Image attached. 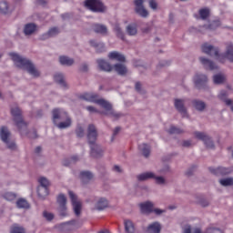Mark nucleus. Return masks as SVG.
Masks as SVG:
<instances>
[{
  "label": "nucleus",
  "instance_id": "nucleus-1",
  "mask_svg": "<svg viewBox=\"0 0 233 233\" xmlns=\"http://www.w3.org/2000/svg\"><path fill=\"white\" fill-rule=\"evenodd\" d=\"M202 52L208 56H215L220 63H225L226 59L233 63V46H228L226 52L219 55V49L218 47H214V46L208 44H204L202 46Z\"/></svg>",
  "mask_w": 233,
  "mask_h": 233
},
{
  "label": "nucleus",
  "instance_id": "nucleus-2",
  "mask_svg": "<svg viewBox=\"0 0 233 233\" xmlns=\"http://www.w3.org/2000/svg\"><path fill=\"white\" fill-rule=\"evenodd\" d=\"M9 56L18 68L26 70V72H28V74L34 77H39V71L35 68L34 63H32V61H30L28 58H25L17 53H10Z\"/></svg>",
  "mask_w": 233,
  "mask_h": 233
},
{
  "label": "nucleus",
  "instance_id": "nucleus-3",
  "mask_svg": "<svg viewBox=\"0 0 233 233\" xmlns=\"http://www.w3.org/2000/svg\"><path fill=\"white\" fill-rule=\"evenodd\" d=\"M11 116L21 136H26L28 134V123L23 118V110H21L17 104L11 106Z\"/></svg>",
  "mask_w": 233,
  "mask_h": 233
},
{
  "label": "nucleus",
  "instance_id": "nucleus-4",
  "mask_svg": "<svg viewBox=\"0 0 233 233\" xmlns=\"http://www.w3.org/2000/svg\"><path fill=\"white\" fill-rule=\"evenodd\" d=\"M0 139L5 143L9 150H17L15 141L12 139V133L8 130V127H2L0 129Z\"/></svg>",
  "mask_w": 233,
  "mask_h": 233
},
{
  "label": "nucleus",
  "instance_id": "nucleus-5",
  "mask_svg": "<svg viewBox=\"0 0 233 233\" xmlns=\"http://www.w3.org/2000/svg\"><path fill=\"white\" fill-rule=\"evenodd\" d=\"M85 6L91 12L97 14H103L106 12V6L101 2V0H86Z\"/></svg>",
  "mask_w": 233,
  "mask_h": 233
},
{
  "label": "nucleus",
  "instance_id": "nucleus-6",
  "mask_svg": "<svg viewBox=\"0 0 233 233\" xmlns=\"http://www.w3.org/2000/svg\"><path fill=\"white\" fill-rule=\"evenodd\" d=\"M96 104L100 105L102 108H105L106 112H103L105 116H110L111 117H115V119H119L121 117V113H116L114 109L112 108V104H110L108 101L105 99H98L96 100Z\"/></svg>",
  "mask_w": 233,
  "mask_h": 233
},
{
  "label": "nucleus",
  "instance_id": "nucleus-7",
  "mask_svg": "<svg viewBox=\"0 0 233 233\" xmlns=\"http://www.w3.org/2000/svg\"><path fill=\"white\" fill-rule=\"evenodd\" d=\"M145 0H134L135 12L140 17L147 18L149 15L148 10L145 8Z\"/></svg>",
  "mask_w": 233,
  "mask_h": 233
},
{
  "label": "nucleus",
  "instance_id": "nucleus-8",
  "mask_svg": "<svg viewBox=\"0 0 233 233\" xmlns=\"http://www.w3.org/2000/svg\"><path fill=\"white\" fill-rule=\"evenodd\" d=\"M68 117V113L61 108H55L52 110V119L54 125H57L59 121H65Z\"/></svg>",
  "mask_w": 233,
  "mask_h": 233
},
{
  "label": "nucleus",
  "instance_id": "nucleus-9",
  "mask_svg": "<svg viewBox=\"0 0 233 233\" xmlns=\"http://www.w3.org/2000/svg\"><path fill=\"white\" fill-rule=\"evenodd\" d=\"M59 207L58 212L62 218H66L68 216V212L66 211V197L64 194H60L56 199Z\"/></svg>",
  "mask_w": 233,
  "mask_h": 233
},
{
  "label": "nucleus",
  "instance_id": "nucleus-10",
  "mask_svg": "<svg viewBox=\"0 0 233 233\" xmlns=\"http://www.w3.org/2000/svg\"><path fill=\"white\" fill-rule=\"evenodd\" d=\"M87 141L88 145H94L97 141V128L94 124H90L87 127Z\"/></svg>",
  "mask_w": 233,
  "mask_h": 233
},
{
  "label": "nucleus",
  "instance_id": "nucleus-11",
  "mask_svg": "<svg viewBox=\"0 0 233 233\" xmlns=\"http://www.w3.org/2000/svg\"><path fill=\"white\" fill-rule=\"evenodd\" d=\"M69 198L76 216H81V201H78L77 196L72 191H69Z\"/></svg>",
  "mask_w": 233,
  "mask_h": 233
},
{
  "label": "nucleus",
  "instance_id": "nucleus-12",
  "mask_svg": "<svg viewBox=\"0 0 233 233\" xmlns=\"http://www.w3.org/2000/svg\"><path fill=\"white\" fill-rule=\"evenodd\" d=\"M185 99L177 98L174 101L175 108L181 114L182 117H187V107H185Z\"/></svg>",
  "mask_w": 233,
  "mask_h": 233
},
{
  "label": "nucleus",
  "instance_id": "nucleus-13",
  "mask_svg": "<svg viewBox=\"0 0 233 233\" xmlns=\"http://www.w3.org/2000/svg\"><path fill=\"white\" fill-rule=\"evenodd\" d=\"M199 61L206 70H218V65H216V63H214V61H212L208 58L200 56Z\"/></svg>",
  "mask_w": 233,
  "mask_h": 233
},
{
  "label": "nucleus",
  "instance_id": "nucleus-14",
  "mask_svg": "<svg viewBox=\"0 0 233 233\" xmlns=\"http://www.w3.org/2000/svg\"><path fill=\"white\" fill-rule=\"evenodd\" d=\"M207 81H208V78L206 75L197 74L195 76V85L197 88H203L205 85H207Z\"/></svg>",
  "mask_w": 233,
  "mask_h": 233
},
{
  "label": "nucleus",
  "instance_id": "nucleus-15",
  "mask_svg": "<svg viewBox=\"0 0 233 233\" xmlns=\"http://www.w3.org/2000/svg\"><path fill=\"white\" fill-rule=\"evenodd\" d=\"M79 179L84 185H86L94 179V173L91 171H81L79 175Z\"/></svg>",
  "mask_w": 233,
  "mask_h": 233
},
{
  "label": "nucleus",
  "instance_id": "nucleus-16",
  "mask_svg": "<svg viewBox=\"0 0 233 233\" xmlns=\"http://www.w3.org/2000/svg\"><path fill=\"white\" fill-rule=\"evenodd\" d=\"M89 147L91 149L90 154L92 157H101L103 156V149L101 148V146L95 143V144L89 145Z\"/></svg>",
  "mask_w": 233,
  "mask_h": 233
},
{
  "label": "nucleus",
  "instance_id": "nucleus-17",
  "mask_svg": "<svg viewBox=\"0 0 233 233\" xmlns=\"http://www.w3.org/2000/svg\"><path fill=\"white\" fill-rule=\"evenodd\" d=\"M208 170L211 172V174H214V176H227L232 172L230 168L228 167H209Z\"/></svg>",
  "mask_w": 233,
  "mask_h": 233
},
{
  "label": "nucleus",
  "instance_id": "nucleus-18",
  "mask_svg": "<svg viewBox=\"0 0 233 233\" xmlns=\"http://www.w3.org/2000/svg\"><path fill=\"white\" fill-rule=\"evenodd\" d=\"M92 29L96 34H100L101 35H108V28L105 25L94 24Z\"/></svg>",
  "mask_w": 233,
  "mask_h": 233
},
{
  "label": "nucleus",
  "instance_id": "nucleus-19",
  "mask_svg": "<svg viewBox=\"0 0 233 233\" xmlns=\"http://www.w3.org/2000/svg\"><path fill=\"white\" fill-rule=\"evenodd\" d=\"M99 96L96 93H85L80 96V99L88 101L89 103H97Z\"/></svg>",
  "mask_w": 233,
  "mask_h": 233
},
{
  "label": "nucleus",
  "instance_id": "nucleus-20",
  "mask_svg": "<svg viewBox=\"0 0 233 233\" xmlns=\"http://www.w3.org/2000/svg\"><path fill=\"white\" fill-rule=\"evenodd\" d=\"M96 63L98 65V67L103 71V72H112L113 67L110 65V63H108L107 61H106L105 59H97Z\"/></svg>",
  "mask_w": 233,
  "mask_h": 233
},
{
  "label": "nucleus",
  "instance_id": "nucleus-21",
  "mask_svg": "<svg viewBox=\"0 0 233 233\" xmlns=\"http://www.w3.org/2000/svg\"><path fill=\"white\" fill-rule=\"evenodd\" d=\"M161 224L159 222H153L146 228L147 233H161Z\"/></svg>",
  "mask_w": 233,
  "mask_h": 233
},
{
  "label": "nucleus",
  "instance_id": "nucleus-22",
  "mask_svg": "<svg viewBox=\"0 0 233 233\" xmlns=\"http://www.w3.org/2000/svg\"><path fill=\"white\" fill-rule=\"evenodd\" d=\"M113 69L116 74H118V76H127V74H128V68L125 64H116L113 66Z\"/></svg>",
  "mask_w": 233,
  "mask_h": 233
},
{
  "label": "nucleus",
  "instance_id": "nucleus-23",
  "mask_svg": "<svg viewBox=\"0 0 233 233\" xmlns=\"http://www.w3.org/2000/svg\"><path fill=\"white\" fill-rule=\"evenodd\" d=\"M108 208V200L105 198H100L97 199L95 204L96 210H105V208Z\"/></svg>",
  "mask_w": 233,
  "mask_h": 233
},
{
  "label": "nucleus",
  "instance_id": "nucleus-24",
  "mask_svg": "<svg viewBox=\"0 0 233 233\" xmlns=\"http://www.w3.org/2000/svg\"><path fill=\"white\" fill-rule=\"evenodd\" d=\"M108 57L109 59H115L116 61H119L120 63H125V61H127L125 56L116 51L109 53Z\"/></svg>",
  "mask_w": 233,
  "mask_h": 233
},
{
  "label": "nucleus",
  "instance_id": "nucleus-25",
  "mask_svg": "<svg viewBox=\"0 0 233 233\" xmlns=\"http://www.w3.org/2000/svg\"><path fill=\"white\" fill-rule=\"evenodd\" d=\"M140 208L144 214H150L154 212V204L152 202H146L140 205Z\"/></svg>",
  "mask_w": 233,
  "mask_h": 233
},
{
  "label": "nucleus",
  "instance_id": "nucleus-26",
  "mask_svg": "<svg viewBox=\"0 0 233 233\" xmlns=\"http://www.w3.org/2000/svg\"><path fill=\"white\" fill-rule=\"evenodd\" d=\"M124 227L126 233H136V226L134 225V222H132V220L125 219Z\"/></svg>",
  "mask_w": 233,
  "mask_h": 233
},
{
  "label": "nucleus",
  "instance_id": "nucleus-27",
  "mask_svg": "<svg viewBox=\"0 0 233 233\" xmlns=\"http://www.w3.org/2000/svg\"><path fill=\"white\" fill-rule=\"evenodd\" d=\"M59 63L64 66H72V65L75 63V60L74 58H70L66 56H59Z\"/></svg>",
  "mask_w": 233,
  "mask_h": 233
},
{
  "label": "nucleus",
  "instance_id": "nucleus-28",
  "mask_svg": "<svg viewBox=\"0 0 233 233\" xmlns=\"http://www.w3.org/2000/svg\"><path fill=\"white\" fill-rule=\"evenodd\" d=\"M154 177H156L154 172L142 173L137 177L138 181H148V179H154Z\"/></svg>",
  "mask_w": 233,
  "mask_h": 233
},
{
  "label": "nucleus",
  "instance_id": "nucleus-29",
  "mask_svg": "<svg viewBox=\"0 0 233 233\" xmlns=\"http://www.w3.org/2000/svg\"><path fill=\"white\" fill-rule=\"evenodd\" d=\"M55 125L57 127V128H60L61 130H63L72 126V119L70 118V116H66L64 122H60V123L58 122Z\"/></svg>",
  "mask_w": 233,
  "mask_h": 233
},
{
  "label": "nucleus",
  "instance_id": "nucleus-30",
  "mask_svg": "<svg viewBox=\"0 0 233 233\" xmlns=\"http://www.w3.org/2000/svg\"><path fill=\"white\" fill-rule=\"evenodd\" d=\"M138 150H140V152L144 156V157H148L150 156V147L148 146V144L139 145Z\"/></svg>",
  "mask_w": 233,
  "mask_h": 233
},
{
  "label": "nucleus",
  "instance_id": "nucleus-31",
  "mask_svg": "<svg viewBox=\"0 0 233 233\" xmlns=\"http://www.w3.org/2000/svg\"><path fill=\"white\" fill-rule=\"evenodd\" d=\"M48 194H49L48 187L38 186L37 196L39 199H45L46 196H48Z\"/></svg>",
  "mask_w": 233,
  "mask_h": 233
},
{
  "label": "nucleus",
  "instance_id": "nucleus-32",
  "mask_svg": "<svg viewBox=\"0 0 233 233\" xmlns=\"http://www.w3.org/2000/svg\"><path fill=\"white\" fill-rule=\"evenodd\" d=\"M198 14L199 19H201L202 21H207V19L210 17V9L207 7L199 9Z\"/></svg>",
  "mask_w": 233,
  "mask_h": 233
},
{
  "label": "nucleus",
  "instance_id": "nucleus-33",
  "mask_svg": "<svg viewBox=\"0 0 233 233\" xmlns=\"http://www.w3.org/2000/svg\"><path fill=\"white\" fill-rule=\"evenodd\" d=\"M192 103L196 110H198V112H203V110L207 108V104L201 100H193Z\"/></svg>",
  "mask_w": 233,
  "mask_h": 233
},
{
  "label": "nucleus",
  "instance_id": "nucleus-34",
  "mask_svg": "<svg viewBox=\"0 0 233 233\" xmlns=\"http://www.w3.org/2000/svg\"><path fill=\"white\" fill-rule=\"evenodd\" d=\"M219 26H221V21L214 20L208 25H204L203 28L206 30H216V28H219Z\"/></svg>",
  "mask_w": 233,
  "mask_h": 233
},
{
  "label": "nucleus",
  "instance_id": "nucleus-35",
  "mask_svg": "<svg viewBox=\"0 0 233 233\" xmlns=\"http://www.w3.org/2000/svg\"><path fill=\"white\" fill-rule=\"evenodd\" d=\"M35 28H36V26L35 24H27L25 26L24 34L25 35H32V34H34V32H35Z\"/></svg>",
  "mask_w": 233,
  "mask_h": 233
},
{
  "label": "nucleus",
  "instance_id": "nucleus-36",
  "mask_svg": "<svg viewBox=\"0 0 233 233\" xmlns=\"http://www.w3.org/2000/svg\"><path fill=\"white\" fill-rule=\"evenodd\" d=\"M55 81L61 85V86L66 87V82H65V76L61 73H57L55 75Z\"/></svg>",
  "mask_w": 233,
  "mask_h": 233
},
{
  "label": "nucleus",
  "instance_id": "nucleus-37",
  "mask_svg": "<svg viewBox=\"0 0 233 233\" xmlns=\"http://www.w3.org/2000/svg\"><path fill=\"white\" fill-rule=\"evenodd\" d=\"M126 32L128 35H137V25H136L135 24L128 25L126 28Z\"/></svg>",
  "mask_w": 233,
  "mask_h": 233
},
{
  "label": "nucleus",
  "instance_id": "nucleus-38",
  "mask_svg": "<svg viewBox=\"0 0 233 233\" xmlns=\"http://www.w3.org/2000/svg\"><path fill=\"white\" fill-rule=\"evenodd\" d=\"M114 32L116 33V37L125 41V33H123V29L119 26V24L115 25Z\"/></svg>",
  "mask_w": 233,
  "mask_h": 233
},
{
  "label": "nucleus",
  "instance_id": "nucleus-39",
  "mask_svg": "<svg viewBox=\"0 0 233 233\" xmlns=\"http://www.w3.org/2000/svg\"><path fill=\"white\" fill-rule=\"evenodd\" d=\"M10 6L8 5L7 2H0V14L6 15L10 14Z\"/></svg>",
  "mask_w": 233,
  "mask_h": 233
},
{
  "label": "nucleus",
  "instance_id": "nucleus-40",
  "mask_svg": "<svg viewBox=\"0 0 233 233\" xmlns=\"http://www.w3.org/2000/svg\"><path fill=\"white\" fill-rule=\"evenodd\" d=\"M16 207L17 208H30V204L28 201L25 198H19L16 201Z\"/></svg>",
  "mask_w": 233,
  "mask_h": 233
},
{
  "label": "nucleus",
  "instance_id": "nucleus-41",
  "mask_svg": "<svg viewBox=\"0 0 233 233\" xmlns=\"http://www.w3.org/2000/svg\"><path fill=\"white\" fill-rule=\"evenodd\" d=\"M213 83L215 85H223L225 83V76L217 74L213 76Z\"/></svg>",
  "mask_w": 233,
  "mask_h": 233
},
{
  "label": "nucleus",
  "instance_id": "nucleus-42",
  "mask_svg": "<svg viewBox=\"0 0 233 233\" xmlns=\"http://www.w3.org/2000/svg\"><path fill=\"white\" fill-rule=\"evenodd\" d=\"M91 46L96 48L97 52H103L105 50V44L97 43L96 40L89 41Z\"/></svg>",
  "mask_w": 233,
  "mask_h": 233
},
{
  "label": "nucleus",
  "instance_id": "nucleus-43",
  "mask_svg": "<svg viewBox=\"0 0 233 233\" xmlns=\"http://www.w3.org/2000/svg\"><path fill=\"white\" fill-rule=\"evenodd\" d=\"M194 136L197 139L203 141V143H205L206 139H208V135L205 132L196 131L194 132Z\"/></svg>",
  "mask_w": 233,
  "mask_h": 233
},
{
  "label": "nucleus",
  "instance_id": "nucleus-44",
  "mask_svg": "<svg viewBox=\"0 0 233 233\" xmlns=\"http://www.w3.org/2000/svg\"><path fill=\"white\" fill-rule=\"evenodd\" d=\"M3 198L6 201H15V199H17V194L14 192H6L3 195Z\"/></svg>",
  "mask_w": 233,
  "mask_h": 233
},
{
  "label": "nucleus",
  "instance_id": "nucleus-45",
  "mask_svg": "<svg viewBox=\"0 0 233 233\" xmlns=\"http://www.w3.org/2000/svg\"><path fill=\"white\" fill-rule=\"evenodd\" d=\"M75 133L76 137L82 138L85 136V127H83L81 125H77Z\"/></svg>",
  "mask_w": 233,
  "mask_h": 233
},
{
  "label": "nucleus",
  "instance_id": "nucleus-46",
  "mask_svg": "<svg viewBox=\"0 0 233 233\" xmlns=\"http://www.w3.org/2000/svg\"><path fill=\"white\" fill-rule=\"evenodd\" d=\"M167 132L168 134H177V135L185 134V131L183 129L177 127L175 126H171L167 130Z\"/></svg>",
  "mask_w": 233,
  "mask_h": 233
},
{
  "label": "nucleus",
  "instance_id": "nucleus-47",
  "mask_svg": "<svg viewBox=\"0 0 233 233\" xmlns=\"http://www.w3.org/2000/svg\"><path fill=\"white\" fill-rule=\"evenodd\" d=\"M76 224H77V220L73 219L68 222L62 223L61 227L63 230H66V228H70V227H76Z\"/></svg>",
  "mask_w": 233,
  "mask_h": 233
},
{
  "label": "nucleus",
  "instance_id": "nucleus-48",
  "mask_svg": "<svg viewBox=\"0 0 233 233\" xmlns=\"http://www.w3.org/2000/svg\"><path fill=\"white\" fill-rule=\"evenodd\" d=\"M219 183L220 185H222V187H232L233 178L232 177L222 178L219 180Z\"/></svg>",
  "mask_w": 233,
  "mask_h": 233
},
{
  "label": "nucleus",
  "instance_id": "nucleus-49",
  "mask_svg": "<svg viewBox=\"0 0 233 233\" xmlns=\"http://www.w3.org/2000/svg\"><path fill=\"white\" fill-rule=\"evenodd\" d=\"M47 32L50 37H56V35H59L61 33L59 27H51Z\"/></svg>",
  "mask_w": 233,
  "mask_h": 233
},
{
  "label": "nucleus",
  "instance_id": "nucleus-50",
  "mask_svg": "<svg viewBox=\"0 0 233 233\" xmlns=\"http://www.w3.org/2000/svg\"><path fill=\"white\" fill-rule=\"evenodd\" d=\"M39 183L40 185L38 187H44L46 188H48L50 187V182L46 177H40L39 178Z\"/></svg>",
  "mask_w": 233,
  "mask_h": 233
},
{
  "label": "nucleus",
  "instance_id": "nucleus-51",
  "mask_svg": "<svg viewBox=\"0 0 233 233\" xmlns=\"http://www.w3.org/2000/svg\"><path fill=\"white\" fill-rule=\"evenodd\" d=\"M204 145L207 147V148H214V141L212 140V137L208 136V139H206L204 142Z\"/></svg>",
  "mask_w": 233,
  "mask_h": 233
},
{
  "label": "nucleus",
  "instance_id": "nucleus-52",
  "mask_svg": "<svg viewBox=\"0 0 233 233\" xmlns=\"http://www.w3.org/2000/svg\"><path fill=\"white\" fill-rule=\"evenodd\" d=\"M153 179H155L157 185H165L167 183V180L163 177H157L155 175V177H153Z\"/></svg>",
  "mask_w": 233,
  "mask_h": 233
},
{
  "label": "nucleus",
  "instance_id": "nucleus-53",
  "mask_svg": "<svg viewBox=\"0 0 233 233\" xmlns=\"http://www.w3.org/2000/svg\"><path fill=\"white\" fill-rule=\"evenodd\" d=\"M121 132V127H116L114 130H113V135L111 137V143H114L115 139H116V136H117V134H119Z\"/></svg>",
  "mask_w": 233,
  "mask_h": 233
},
{
  "label": "nucleus",
  "instance_id": "nucleus-54",
  "mask_svg": "<svg viewBox=\"0 0 233 233\" xmlns=\"http://www.w3.org/2000/svg\"><path fill=\"white\" fill-rule=\"evenodd\" d=\"M197 168L198 167L192 166L186 171V176H187V177H190V176H194V172H196Z\"/></svg>",
  "mask_w": 233,
  "mask_h": 233
},
{
  "label": "nucleus",
  "instance_id": "nucleus-55",
  "mask_svg": "<svg viewBox=\"0 0 233 233\" xmlns=\"http://www.w3.org/2000/svg\"><path fill=\"white\" fill-rule=\"evenodd\" d=\"M11 233H25V228L21 227L15 226L11 229Z\"/></svg>",
  "mask_w": 233,
  "mask_h": 233
},
{
  "label": "nucleus",
  "instance_id": "nucleus-56",
  "mask_svg": "<svg viewBox=\"0 0 233 233\" xmlns=\"http://www.w3.org/2000/svg\"><path fill=\"white\" fill-rule=\"evenodd\" d=\"M43 216L47 221H52V219H54V214L48 213L47 211H44Z\"/></svg>",
  "mask_w": 233,
  "mask_h": 233
},
{
  "label": "nucleus",
  "instance_id": "nucleus-57",
  "mask_svg": "<svg viewBox=\"0 0 233 233\" xmlns=\"http://www.w3.org/2000/svg\"><path fill=\"white\" fill-rule=\"evenodd\" d=\"M206 233H223V231L218 228H209L207 229Z\"/></svg>",
  "mask_w": 233,
  "mask_h": 233
},
{
  "label": "nucleus",
  "instance_id": "nucleus-58",
  "mask_svg": "<svg viewBox=\"0 0 233 233\" xmlns=\"http://www.w3.org/2000/svg\"><path fill=\"white\" fill-rule=\"evenodd\" d=\"M149 6L152 10H157V2L156 0H149Z\"/></svg>",
  "mask_w": 233,
  "mask_h": 233
},
{
  "label": "nucleus",
  "instance_id": "nucleus-59",
  "mask_svg": "<svg viewBox=\"0 0 233 233\" xmlns=\"http://www.w3.org/2000/svg\"><path fill=\"white\" fill-rule=\"evenodd\" d=\"M80 72H88V64L83 63L79 67Z\"/></svg>",
  "mask_w": 233,
  "mask_h": 233
},
{
  "label": "nucleus",
  "instance_id": "nucleus-60",
  "mask_svg": "<svg viewBox=\"0 0 233 233\" xmlns=\"http://www.w3.org/2000/svg\"><path fill=\"white\" fill-rule=\"evenodd\" d=\"M182 147L185 148H190V147H192V140H184L182 142Z\"/></svg>",
  "mask_w": 233,
  "mask_h": 233
},
{
  "label": "nucleus",
  "instance_id": "nucleus-61",
  "mask_svg": "<svg viewBox=\"0 0 233 233\" xmlns=\"http://www.w3.org/2000/svg\"><path fill=\"white\" fill-rule=\"evenodd\" d=\"M199 205L201 207H208V205H210V203L208 202V200L202 198L199 200Z\"/></svg>",
  "mask_w": 233,
  "mask_h": 233
},
{
  "label": "nucleus",
  "instance_id": "nucleus-62",
  "mask_svg": "<svg viewBox=\"0 0 233 233\" xmlns=\"http://www.w3.org/2000/svg\"><path fill=\"white\" fill-rule=\"evenodd\" d=\"M50 34L47 31L46 34L42 35L39 39L40 41H46V39H50Z\"/></svg>",
  "mask_w": 233,
  "mask_h": 233
},
{
  "label": "nucleus",
  "instance_id": "nucleus-63",
  "mask_svg": "<svg viewBox=\"0 0 233 233\" xmlns=\"http://www.w3.org/2000/svg\"><path fill=\"white\" fill-rule=\"evenodd\" d=\"M70 165H73L71 158H66V159L63 161V166H64V167H70Z\"/></svg>",
  "mask_w": 233,
  "mask_h": 233
},
{
  "label": "nucleus",
  "instance_id": "nucleus-64",
  "mask_svg": "<svg viewBox=\"0 0 233 233\" xmlns=\"http://www.w3.org/2000/svg\"><path fill=\"white\" fill-rule=\"evenodd\" d=\"M183 233H192V228H190V226H186L184 228Z\"/></svg>",
  "mask_w": 233,
  "mask_h": 233
}]
</instances>
